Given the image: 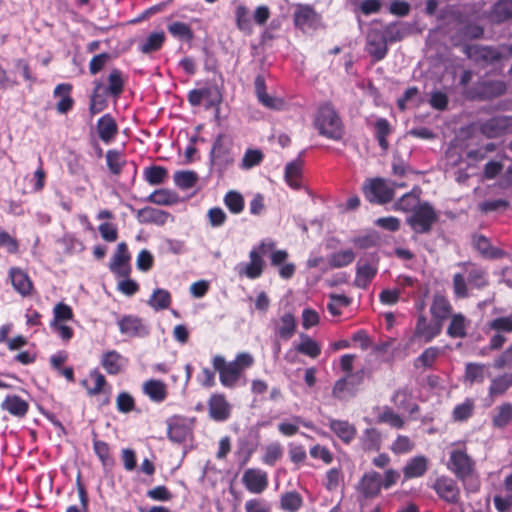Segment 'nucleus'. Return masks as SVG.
<instances>
[{"instance_id":"6e6552de","label":"nucleus","mask_w":512,"mask_h":512,"mask_svg":"<svg viewBox=\"0 0 512 512\" xmlns=\"http://www.w3.org/2000/svg\"><path fill=\"white\" fill-rule=\"evenodd\" d=\"M438 221V214L429 202L420 203L406 222L417 234H428Z\"/></svg>"},{"instance_id":"c9c22d12","label":"nucleus","mask_w":512,"mask_h":512,"mask_svg":"<svg viewBox=\"0 0 512 512\" xmlns=\"http://www.w3.org/2000/svg\"><path fill=\"white\" fill-rule=\"evenodd\" d=\"M168 217L169 213L153 207L142 208L137 213L139 222L144 224L164 225Z\"/></svg>"},{"instance_id":"c03bdc74","label":"nucleus","mask_w":512,"mask_h":512,"mask_svg":"<svg viewBox=\"0 0 512 512\" xmlns=\"http://www.w3.org/2000/svg\"><path fill=\"white\" fill-rule=\"evenodd\" d=\"M122 356L116 350L105 352L101 357V365L109 375H117L122 370Z\"/></svg>"},{"instance_id":"09e8293b","label":"nucleus","mask_w":512,"mask_h":512,"mask_svg":"<svg viewBox=\"0 0 512 512\" xmlns=\"http://www.w3.org/2000/svg\"><path fill=\"white\" fill-rule=\"evenodd\" d=\"M172 302L171 294L168 290L157 288L153 291L148 300V305L155 311L165 310L169 308Z\"/></svg>"},{"instance_id":"49530a36","label":"nucleus","mask_w":512,"mask_h":512,"mask_svg":"<svg viewBox=\"0 0 512 512\" xmlns=\"http://www.w3.org/2000/svg\"><path fill=\"white\" fill-rule=\"evenodd\" d=\"M356 375H348L347 377L340 378L337 380L332 388V395L337 399H344L345 392L352 391L362 381V376L358 377L357 381H354Z\"/></svg>"},{"instance_id":"7c9ffc66","label":"nucleus","mask_w":512,"mask_h":512,"mask_svg":"<svg viewBox=\"0 0 512 512\" xmlns=\"http://www.w3.org/2000/svg\"><path fill=\"white\" fill-rule=\"evenodd\" d=\"M143 393L155 403H162L168 396L167 385L157 379H149L143 384Z\"/></svg>"},{"instance_id":"37998d69","label":"nucleus","mask_w":512,"mask_h":512,"mask_svg":"<svg viewBox=\"0 0 512 512\" xmlns=\"http://www.w3.org/2000/svg\"><path fill=\"white\" fill-rule=\"evenodd\" d=\"M105 158L109 172L114 176H119L127 163L124 154L117 149H109Z\"/></svg>"},{"instance_id":"603ef678","label":"nucleus","mask_w":512,"mask_h":512,"mask_svg":"<svg viewBox=\"0 0 512 512\" xmlns=\"http://www.w3.org/2000/svg\"><path fill=\"white\" fill-rule=\"evenodd\" d=\"M473 246L483 257L494 259L500 255L499 250L494 248L490 240L484 235H475L473 237Z\"/></svg>"},{"instance_id":"f704fd0d","label":"nucleus","mask_w":512,"mask_h":512,"mask_svg":"<svg viewBox=\"0 0 512 512\" xmlns=\"http://www.w3.org/2000/svg\"><path fill=\"white\" fill-rule=\"evenodd\" d=\"M93 451L104 468H112L115 465L110 445L103 440H99L96 432H93Z\"/></svg>"},{"instance_id":"bb28decb","label":"nucleus","mask_w":512,"mask_h":512,"mask_svg":"<svg viewBox=\"0 0 512 512\" xmlns=\"http://www.w3.org/2000/svg\"><path fill=\"white\" fill-rule=\"evenodd\" d=\"M329 428L345 444H350L357 435V428L347 420L331 419Z\"/></svg>"},{"instance_id":"69168bd1","label":"nucleus","mask_w":512,"mask_h":512,"mask_svg":"<svg viewBox=\"0 0 512 512\" xmlns=\"http://www.w3.org/2000/svg\"><path fill=\"white\" fill-rule=\"evenodd\" d=\"M296 351L311 358H317L321 354V347L309 336H303L301 343L296 346Z\"/></svg>"},{"instance_id":"f8f14e48","label":"nucleus","mask_w":512,"mask_h":512,"mask_svg":"<svg viewBox=\"0 0 512 512\" xmlns=\"http://www.w3.org/2000/svg\"><path fill=\"white\" fill-rule=\"evenodd\" d=\"M479 131L489 139L512 133V115L494 116L479 124Z\"/></svg>"},{"instance_id":"423d86ee","label":"nucleus","mask_w":512,"mask_h":512,"mask_svg":"<svg viewBox=\"0 0 512 512\" xmlns=\"http://www.w3.org/2000/svg\"><path fill=\"white\" fill-rule=\"evenodd\" d=\"M274 246L275 243L272 241H262L258 246L253 247L249 252V262L239 266V274L252 280L261 277L266 266L263 256L272 251Z\"/></svg>"},{"instance_id":"338daca9","label":"nucleus","mask_w":512,"mask_h":512,"mask_svg":"<svg viewBox=\"0 0 512 512\" xmlns=\"http://www.w3.org/2000/svg\"><path fill=\"white\" fill-rule=\"evenodd\" d=\"M76 487H77V492H78L81 508L77 507L76 505H70L67 507L66 512H88L89 497H88L86 487L84 486V484L81 481L80 474L78 475V477L76 479Z\"/></svg>"},{"instance_id":"a211bd4d","label":"nucleus","mask_w":512,"mask_h":512,"mask_svg":"<svg viewBox=\"0 0 512 512\" xmlns=\"http://www.w3.org/2000/svg\"><path fill=\"white\" fill-rule=\"evenodd\" d=\"M443 325L436 320L428 321L427 317L421 313L418 315L414 329V337L422 338L425 343L431 342L442 332Z\"/></svg>"},{"instance_id":"680f3d73","label":"nucleus","mask_w":512,"mask_h":512,"mask_svg":"<svg viewBox=\"0 0 512 512\" xmlns=\"http://www.w3.org/2000/svg\"><path fill=\"white\" fill-rule=\"evenodd\" d=\"M486 365L469 362L465 365V380L470 383H482L485 379Z\"/></svg>"},{"instance_id":"20e7f679","label":"nucleus","mask_w":512,"mask_h":512,"mask_svg":"<svg viewBox=\"0 0 512 512\" xmlns=\"http://www.w3.org/2000/svg\"><path fill=\"white\" fill-rule=\"evenodd\" d=\"M464 52L469 59L482 67L494 66L512 56V45L500 47L467 45Z\"/></svg>"},{"instance_id":"2eb2a0df","label":"nucleus","mask_w":512,"mask_h":512,"mask_svg":"<svg viewBox=\"0 0 512 512\" xmlns=\"http://www.w3.org/2000/svg\"><path fill=\"white\" fill-rule=\"evenodd\" d=\"M209 417L216 422H224L231 416V404L222 393H213L208 399Z\"/></svg>"},{"instance_id":"cd10ccee","label":"nucleus","mask_w":512,"mask_h":512,"mask_svg":"<svg viewBox=\"0 0 512 512\" xmlns=\"http://www.w3.org/2000/svg\"><path fill=\"white\" fill-rule=\"evenodd\" d=\"M1 409L16 418H24L29 411V403L19 395H7L1 402Z\"/></svg>"},{"instance_id":"0e129e2a","label":"nucleus","mask_w":512,"mask_h":512,"mask_svg":"<svg viewBox=\"0 0 512 512\" xmlns=\"http://www.w3.org/2000/svg\"><path fill=\"white\" fill-rule=\"evenodd\" d=\"M354 259L355 254L351 249L341 250L329 257V265L332 268H342L351 264Z\"/></svg>"},{"instance_id":"ea45409f","label":"nucleus","mask_w":512,"mask_h":512,"mask_svg":"<svg viewBox=\"0 0 512 512\" xmlns=\"http://www.w3.org/2000/svg\"><path fill=\"white\" fill-rule=\"evenodd\" d=\"M189 427L182 417H175L168 425V438L175 443H183L189 435Z\"/></svg>"},{"instance_id":"c85d7f7f","label":"nucleus","mask_w":512,"mask_h":512,"mask_svg":"<svg viewBox=\"0 0 512 512\" xmlns=\"http://www.w3.org/2000/svg\"><path fill=\"white\" fill-rule=\"evenodd\" d=\"M96 128L99 138L105 143H110L118 134V125L109 113L98 119Z\"/></svg>"},{"instance_id":"473e14b6","label":"nucleus","mask_w":512,"mask_h":512,"mask_svg":"<svg viewBox=\"0 0 512 512\" xmlns=\"http://www.w3.org/2000/svg\"><path fill=\"white\" fill-rule=\"evenodd\" d=\"M94 87L89 97V112L96 115L105 110L108 106L107 96L104 94L103 83L101 81H94Z\"/></svg>"},{"instance_id":"f3484780","label":"nucleus","mask_w":512,"mask_h":512,"mask_svg":"<svg viewBox=\"0 0 512 512\" xmlns=\"http://www.w3.org/2000/svg\"><path fill=\"white\" fill-rule=\"evenodd\" d=\"M245 488L253 494H261L268 487V474L259 468H248L242 476Z\"/></svg>"},{"instance_id":"412c9836","label":"nucleus","mask_w":512,"mask_h":512,"mask_svg":"<svg viewBox=\"0 0 512 512\" xmlns=\"http://www.w3.org/2000/svg\"><path fill=\"white\" fill-rule=\"evenodd\" d=\"M254 89L256 97L264 107L274 110H280L284 102L282 99L270 96L266 91V82L263 75H257L254 80Z\"/></svg>"},{"instance_id":"052dcab7","label":"nucleus","mask_w":512,"mask_h":512,"mask_svg":"<svg viewBox=\"0 0 512 512\" xmlns=\"http://www.w3.org/2000/svg\"><path fill=\"white\" fill-rule=\"evenodd\" d=\"M224 204L232 214H240L245 207L244 198L235 190L228 191L224 196Z\"/></svg>"},{"instance_id":"9d476101","label":"nucleus","mask_w":512,"mask_h":512,"mask_svg":"<svg viewBox=\"0 0 512 512\" xmlns=\"http://www.w3.org/2000/svg\"><path fill=\"white\" fill-rule=\"evenodd\" d=\"M210 162L219 170H225L234 162L231 139L221 133L214 140L209 154Z\"/></svg>"},{"instance_id":"c756f323","label":"nucleus","mask_w":512,"mask_h":512,"mask_svg":"<svg viewBox=\"0 0 512 512\" xmlns=\"http://www.w3.org/2000/svg\"><path fill=\"white\" fill-rule=\"evenodd\" d=\"M449 319L446 334L452 339H464L467 336L470 320L462 313H454Z\"/></svg>"},{"instance_id":"4468645a","label":"nucleus","mask_w":512,"mask_h":512,"mask_svg":"<svg viewBox=\"0 0 512 512\" xmlns=\"http://www.w3.org/2000/svg\"><path fill=\"white\" fill-rule=\"evenodd\" d=\"M131 255L125 242H120L109 263L110 271L119 277H129L131 273L130 266Z\"/></svg>"},{"instance_id":"9b49d317","label":"nucleus","mask_w":512,"mask_h":512,"mask_svg":"<svg viewBox=\"0 0 512 512\" xmlns=\"http://www.w3.org/2000/svg\"><path fill=\"white\" fill-rule=\"evenodd\" d=\"M440 500L447 504L455 505L460 502L461 490L456 479L448 475H440L430 485Z\"/></svg>"},{"instance_id":"5701e85b","label":"nucleus","mask_w":512,"mask_h":512,"mask_svg":"<svg viewBox=\"0 0 512 512\" xmlns=\"http://www.w3.org/2000/svg\"><path fill=\"white\" fill-rule=\"evenodd\" d=\"M126 81L124 73L118 68H113L107 77V86H103L104 94L118 99L124 91Z\"/></svg>"},{"instance_id":"6ab92c4d","label":"nucleus","mask_w":512,"mask_h":512,"mask_svg":"<svg viewBox=\"0 0 512 512\" xmlns=\"http://www.w3.org/2000/svg\"><path fill=\"white\" fill-rule=\"evenodd\" d=\"M382 487V477L376 471H369L361 477L357 489L365 498H374L379 495Z\"/></svg>"},{"instance_id":"ddd939ff","label":"nucleus","mask_w":512,"mask_h":512,"mask_svg":"<svg viewBox=\"0 0 512 512\" xmlns=\"http://www.w3.org/2000/svg\"><path fill=\"white\" fill-rule=\"evenodd\" d=\"M117 325L120 333L130 338H144L150 333V328L146 321L136 315L122 316L118 319Z\"/></svg>"},{"instance_id":"864d4df0","label":"nucleus","mask_w":512,"mask_h":512,"mask_svg":"<svg viewBox=\"0 0 512 512\" xmlns=\"http://www.w3.org/2000/svg\"><path fill=\"white\" fill-rule=\"evenodd\" d=\"M440 353V348L435 346L428 347L414 360L413 365L417 369L432 368Z\"/></svg>"},{"instance_id":"0eeeda50","label":"nucleus","mask_w":512,"mask_h":512,"mask_svg":"<svg viewBox=\"0 0 512 512\" xmlns=\"http://www.w3.org/2000/svg\"><path fill=\"white\" fill-rule=\"evenodd\" d=\"M362 193L368 202L383 205L393 200L394 187L384 178H367L363 183Z\"/></svg>"},{"instance_id":"f257e3e1","label":"nucleus","mask_w":512,"mask_h":512,"mask_svg":"<svg viewBox=\"0 0 512 512\" xmlns=\"http://www.w3.org/2000/svg\"><path fill=\"white\" fill-rule=\"evenodd\" d=\"M447 469L461 482L467 493L480 490V479L475 460L467 453L465 447L453 449L449 454Z\"/></svg>"},{"instance_id":"4c0bfd02","label":"nucleus","mask_w":512,"mask_h":512,"mask_svg":"<svg viewBox=\"0 0 512 512\" xmlns=\"http://www.w3.org/2000/svg\"><path fill=\"white\" fill-rule=\"evenodd\" d=\"M360 447L364 451H379L382 443V436L376 428H366L359 438Z\"/></svg>"},{"instance_id":"4d7b16f0","label":"nucleus","mask_w":512,"mask_h":512,"mask_svg":"<svg viewBox=\"0 0 512 512\" xmlns=\"http://www.w3.org/2000/svg\"><path fill=\"white\" fill-rule=\"evenodd\" d=\"M512 421V404H501L492 417V424L496 428H505Z\"/></svg>"},{"instance_id":"3c124183","label":"nucleus","mask_w":512,"mask_h":512,"mask_svg":"<svg viewBox=\"0 0 512 512\" xmlns=\"http://www.w3.org/2000/svg\"><path fill=\"white\" fill-rule=\"evenodd\" d=\"M143 177L148 184L156 186L164 183L168 177V171L163 166L151 165L144 169Z\"/></svg>"},{"instance_id":"79ce46f5","label":"nucleus","mask_w":512,"mask_h":512,"mask_svg":"<svg viewBox=\"0 0 512 512\" xmlns=\"http://www.w3.org/2000/svg\"><path fill=\"white\" fill-rule=\"evenodd\" d=\"M392 133V127L389 121L385 118H378L374 123V136L378 145L383 151L389 148L387 137Z\"/></svg>"},{"instance_id":"e433bc0d","label":"nucleus","mask_w":512,"mask_h":512,"mask_svg":"<svg viewBox=\"0 0 512 512\" xmlns=\"http://www.w3.org/2000/svg\"><path fill=\"white\" fill-rule=\"evenodd\" d=\"M489 19L493 23H503L512 18V0H498L491 8Z\"/></svg>"},{"instance_id":"e2e57ef3","label":"nucleus","mask_w":512,"mask_h":512,"mask_svg":"<svg viewBox=\"0 0 512 512\" xmlns=\"http://www.w3.org/2000/svg\"><path fill=\"white\" fill-rule=\"evenodd\" d=\"M173 178L175 185L183 190L194 187L198 181V175L194 171H177Z\"/></svg>"},{"instance_id":"58836bf2","label":"nucleus","mask_w":512,"mask_h":512,"mask_svg":"<svg viewBox=\"0 0 512 512\" xmlns=\"http://www.w3.org/2000/svg\"><path fill=\"white\" fill-rule=\"evenodd\" d=\"M296 327L294 315L289 312L285 313L276 324V335L283 340H289L295 334Z\"/></svg>"},{"instance_id":"de8ad7c7","label":"nucleus","mask_w":512,"mask_h":512,"mask_svg":"<svg viewBox=\"0 0 512 512\" xmlns=\"http://www.w3.org/2000/svg\"><path fill=\"white\" fill-rule=\"evenodd\" d=\"M377 274V267L371 264H358L354 284L358 288L365 289Z\"/></svg>"},{"instance_id":"8fccbe9b","label":"nucleus","mask_w":512,"mask_h":512,"mask_svg":"<svg viewBox=\"0 0 512 512\" xmlns=\"http://www.w3.org/2000/svg\"><path fill=\"white\" fill-rule=\"evenodd\" d=\"M167 30L174 38L180 41L191 42L194 38L192 28L185 22H172L167 26Z\"/></svg>"},{"instance_id":"393cba45","label":"nucleus","mask_w":512,"mask_h":512,"mask_svg":"<svg viewBox=\"0 0 512 512\" xmlns=\"http://www.w3.org/2000/svg\"><path fill=\"white\" fill-rule=\"evenodd\" d=\"M9 277L13 288L23 297H27L31 294L33 289V283L29 275L18 267H12L9 270Z\"/></svg>"},{"instance_id":"6e6d98bb","label":"nucleus","mask_w":512,"mask_h":512,"mask_svg":"<svg viewBox=\"0 0 512 512\" xmlns=\"http://www.w3.org/2000/svg\"><path fill=\"white\" fill-rule=\"evenodd\" d=\"M510 387H512V373H505L492 379L489 395L491 397L503 395Z\"/></svg>"},{"instance_id":"39448f33","label":"nucleus","mask_w":512,"mask_h":512,"mask_svg":"<svg viewBox=\"0 0 512 512\" xmlns=\"http://www.w3.org/2000/svg\"><path fill=\"white\" fill-rule=\"evenodd\" d=\"M292 20L294 27L303 34H312L323 27L321 14L313 5L307 3L294 4Z\"/></svg>"},{"instance_id":"5fc2aeb1","label":"nucleus","mask_w":512,"mask_h":512,"mask_svg":"<svg viewBox=\"0 0 512 512\" xmlns=\"http://www.w3.org/2000/svg\"><path fill=\"white\" fill-rule=\"evenodd\" d=\"M235 21L237 28L247 35H251L253 27L250 19L249 9L245 5H238L235 9Z\"/></svg>"},{"instance_id":"1a4fd4ad","label":"nucleus","mask_w":512,"mask_h":512,"mask_svg":"<svg viewBox=\"0 0 512 512\" xmlns=\"http://www.w3.org/2000/svg\"><path fill=\"white\" fill-rule=\"evenodd\" d=\"M508 84L499 79H481L467 91L472 100L490 101L506 94Z\"/></svg>"},{"instance_id":"f03ea898","label":"nucleus","mask_w":512,"mask_h":512,"mask_svg":"<svg viewBox=\"0 0 512 512\" xmlns=\"http://www.w3.org/2000/svg\"><path fill=\"white\" fill-rule=\"evenodd\" d=\"M254 364L251 354L243 352L236 355L233 361L227 362L222 355H216L212 359V365L219 374L220 383L229 389L238 385L243 372Z\"/></svg>"},{"instance_id":"a878e982","label":"nucleus","mask_w":512,"mask_h":512,"mask_svg":"<svg viewBox=\"0 0 512 512\" xmlns=\"http://www.w3.org/2000/svg\"><path fill=\"white\" fill-rule=\"evenodd\" d=\"M288 256L289 254L286 250H275L270 254V264L279 268V276L282 279L292 278L296 271L295 264L285 263Z\"/></svg>"},{"instance_id":"2f4dec72","label":"nucleus","mask_w":512,"mask_h":512,"mask_svg":"<svg viewBox=\"0 0 512 512\" xmlns=\"http://www.w3.org/2000/svg\"><path fill=\"white\" fill-rule=\"evenodd\" d=\"M458 265L465 268L467 281L472 287L482 289L488 285L489 281L484 269L470 262H463Z\"/></svg>"},{"instance_id":"72a5a7b5","label":"nucleus","mask_w":512,"mask_h":512,"mask_svg":"<svg viewBox=\"0 0 512 512\" xmlns=\"http://www.w3.org/2000/svg\"><path fill=\"white\" fill-rule=\"evenodd\" d=\"M302 175L303 162L301 160L289 162L285 166L284 178L290 188L299 190L302 187Z\"/></svg>"},{"instance_id":"13d9d810","label":"nucleus","mask_w":512,"mask_h":512,"mask_svg":"<svg viewBox=\"0 0 512 512\" xmlns=\"http://www.w3.org/2000/svg\"><path fill=\"white\" fill-rule=\"evenodd\" d=\"M89 376L95 382L94 387H89L86 379L81 381V385L86 389L87 394L89 396H96L104 392V387L107 385L104 375L101 374L98 369H93L90 371Z\"/></svg>"},{"instance_id":"7ed1b4c3","label":"nucleus","mask_w":512,"mask_h":512,"mask_svg":"<svg viewBox=\"0 0 512 512\" xmlns=\"http://www.w3.org/2000/svg\"><path fill=\"white\" fill-rule=\"evenodd\" d=\"M314 126L320 135L335 141L341 140L345 133L344 124L331 103H324L319 107Z\"/></svg>"},{"instance_id":"aec40b11","label":"nucleus","mask_w":512,"mask_h":512,"mask_svg":"<svg viewBox=\"0 0 512 512\" xmlns=\"http://www.w3.org/2000/svg\"><path fill=\"white\" fill-rule=\"evenodd\" d=\"M452 312L453 306L446 296L440 293L433 295L430 305V314L433 320L444 325V322L453 315Z\"/></svg>"},{"instance_id":"a18cd8bd","label":"nucleus","mask_w":512,"mask_h":512,"mask_svg":"<svg viewBox=\"0 0 512 512\" xmlns=\"http://www.w3.org/2000/svg\"><path fill=\"white\" fill-rule=\"evenodd\" d=\"M165 41L166 36L163 31L153 32L139 45L138 49L142 54H151L161 50Z\"/></svg>"},{"instance_id":"4be33fe9","label":"nucleus","mask_w":512,"mask_h":512,"mask_svg":"<svg viewBox=\"0 0 512 512\" xmlns=\"http://www.w3.org/2000/svg\"><path fill=\"white\" fill-rule=\"evenodd\" d=\"M428 471V459L424 455L410 458L402 469L404 481L423 477Z\"/></svg>"},{"instance_id":"bf43d9fd","label":"nucleus","mask_w":512,"mask_h":512,"mask_svg":"<svg viewBox=\"0 0 512 512\" xmlns=\"http://www.w3.org/2000/svg\"><path fill=\"white\" fill-rule=\"evenodd\" d=\"M302 505V496L296 491L286 492L281 496L280 507L284 511L296 512L302 507Z\"/></svg>"},{"instance_id":"dca6fc26","label":"nucleus","mask_w":512,"mask_h":512,"mask_svg":"<svg viewBox=\"0 0 512 512\" xmlns=\"http://www.w3.org/2000/svg\"><path fill=\"white\" fill-rule=\"evenodd\" d=\"M367 52L374 62L383 60L388 53V43L381 32V29L372 28L367 34Z\"/></svg>"},{"instance_id":"b1692460","label":"nucleus","mask_w":512,"mask_h":512,"mask_svg":"<svg viewBox=\"0 0 512 512\" xmlns=\"http://www.w3.org/2000/svg\"><path fill=\"white\" fill-rule=\"evenodd\" d=\"M73 85L70 83H60L53 91L54 97H59V101L56 103V111L59 114H66L72 110L74 106V99L71 96Z\"/></svg>"},{"instance_id":"a19ab883","label":"nucleus","mask_w":512,"mask_h":512,"mask_svg":"<svg viewBox=\"0 0 512 512\" xmlns=\"http://www.w3.org/2000/svg\"><path fill=\"white\" fill-rule=\"evenodd\" d=\"M376 422L379 424H387L395 429H402L405 426L404 418L389 406L383 407L382 411L376 417Z\"/></svg>"},{"instance_id":"774afa93","label":"nucleus","mask_w":512,"mask_h":512,"mask_svg":"<svg viewBox=\"0 0 512 512\" xmlns=\"http://www.w3.org/2000/svg\"><path fill=\"white\" fill-rule=\"evenodd\" d=\"M490 330L498 333H512V314L503 317H497L487 324Z\"/></svg>"}]
</instances>
